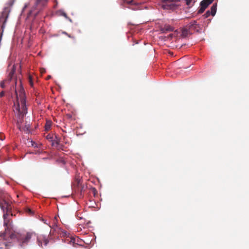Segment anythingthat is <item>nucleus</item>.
<instances>
[{"instance_id":"nucleus-1","label":"nucleus","mask_w":249,"mask_h":249,"mask_svg":"<svg viewBox=\"0 0 249 249\" xmlns=\"http://www.w3.org/2000/svg\"><path fill=\"white\" fill-rule=\"evenodd\" d=\"M17 101L14 103V111L19 117V120L18 121V126L19 129H21V126L19 124V122L21 123L24 116L27 112V108L26 106V101L25 97L24 90L22 87H21L18 92L15 90Z\"/></svg>"},{"instance_id":"nucleus-4","label":"nucleus","mask_w":249,"mask_h":249,"mask_svg":"<svg viewBox=\"0 0 249 249\" xmlns=\"http://www.w3.org/2000/svg\"><path fill=\"white\" fill-rule=\"evenodd\" d=\"M47 1L48 0H31L30 2L32 3L33 2L34 6L32 9L29 11L28 14V18H30L32 16L36 18L39 11L46 5Z\"/></svg>"},{"instance_id":"nucleus-26","label":"nucleus","mask_w":249,"mask_h":249,"mask_svg":"<svg viewBox=\"0 0 249 249\" xmlns=\"http://www.w3.org/2000/svg\"><path fill=\"white\" fill-rule=\"evenodd\" d=\"M80 183V179H77V185H79Z\"/></svg>"},{"instance_id":"nucleus-12","label":"nucleus","mask_w":249,"mask_h":249,"mask_svg":"<svg viewBox=\"0 0 249 249\" xmlns=\"http://www.w3.org/2000/svg\"><path fill=\"white\" fill-rule=\"evenodd\" d=\"M52 125V122L51 121H47L45 125V130L48 131L50 129Z\"/></svg>"},{"instance_id":"nucleus-28","label":"nucleus","mask_w":249,"mask_h":249,"mask_svg":"<svg viewBox=\"0 0 249 249\" xmlns=\"http://www.w3.org/2000/svg\"><path fill=\"white\" fill-rule=\"evenodd\" d=\"M126 0V2L128 3H130L132 2L133 0Z\"/></svg>"},{"instance_id":"nucleus-10","label":"nucleus","mask_w":249,"mask_h":249,"mask_svg":"<svg viewBox=\"0 0 249 249\" xmlns=\"http://www.w3.org/2000/svg\"><path fill=\"white\" fill-rule=\"evenodd\" d=\"M192 34L187 26L184 27L182 30L181 36L183 37H186L189 34Z\"/></svg>"},{"instance_id":"nucleus-25","label":"nucleus","mask_w":249,"mask_h":249,"mask_svg":"<svg viewBox=\"0 0 249 249\" xmlns=\"http://www.w3.org/2000/svg\"><path fill=\"white\" fill-rule=\"evenodd\" d=\"M13 73H14V72L13 71H11L9 74V76L10 77V78H12L13 75Z\"/></svg>"},{"instance_id":"nucleus-5","label":"nucleus","mask_w":249,"mask_h":249,"mask_svg":"<svg viewBox=\"0 0 249 249\" xmlns=\"http://www.w3.org/2000/svg\"><path fill=\"white\" fill-rule=\"evenodd\" d=\"M179 0H162V7L164 9L173 10L176 8L175 2Z\"/></svg>"},{"instance_id":"nucleus-29","label":"nucleus","mask_w":249,"mask_h":249,"mask_svg":"<svg viewBox=\"0 0 249 249\" xmlns=\"http://www.w3.org/2000/svg\"><path fill=\"white\" fill-rule=\"evenodd\" d=\"M32 145L34 147H37V144L35 142L34 143V144H32Z\"/></svg>"},{"instance_id":"nucleus-20","label":"nucleus","mask_w":249,"mask_h":249,"mask_svg":"<svg viewBox=\"0 0 249 249\" xmlns=\"http://www.w3.org/2000/svg\"><path fill=\"white\" fill-rule=\"evenodd\" d=\"M0 87L2 88H4V87H5V85H4V81H2L0 82Z\"/></svg>"},{"instance_id":"nucleus-15","label":"nucleus","mask_w":249,"mask_h":249,"mask_svg":"<svg viewBox=\"0 0 249 249\" xmlns=\"http://www.w3.org/2000/svg\"><path fill=\"white\" fill-rule=\"evenodd\" d=\"M28 79H29V82L30 86L33 87L34 83H33V81L32 78L31 76L29 75Z\"/></svg>"},{"instance_id":"nucleus-21","label":"nucleus","mask_w":249,"mask_h":249,"mask_svg":"<svg viewBox=\"0 0 249 249\" xmlns=\"http://www.w3.org/2000/svg\"><path fill=\"white\" fill-rule=\"evenodd\" d=\"M15 0H10V1H9V6H12Z\"/></svg>"},{"instance_id":"nucleus-18","label":"nucleus","mask_w":249,"mask_h":249,"mask_svg":"<svg viewBox=\"0 0 249 249\" xmlns=\"http://www.w3.org/2000/svg\"><path fill=\"white\" fill-rule=\"evenodd\" d=\"M186 3L188 6H189L191 3L192 2L193 0H185Z\"/></svg>"},{"instance_id":"nucleus-9","label":"nucleus","mask_w":249,"mask_h":249,"mask_svg":"<svg viewBox=\"0 0 249 249\" xmlns=\"http://www.w3.org/2000/svg\"><path fill=\"white\" fill-rule=\"evenodd\" d=\"M173 28L169 25H165L164 27H161L160 28V31L162 32V33H166V32H170V31H173Z\"/></svg>"},{"instance_id":"nucleus-24","label":"nucleus","mask_w":249,"mask_h":249,"mask_svg":"<svg viewBox=\"0 0 249 249\" xmlns=\"http://www.w3.org/2000/svg\"><path fill=\"white\" fill-rule=\"evenodd\" d=\"M64 34H65L66 35H67L68 36V37H70V38H74V37L73 36H71L70 35L68 34V33H64Z\"/></svg>"},{"instance_id":"nucleus-13","label":"nucleus","mask_w":249,"mask_h":249,"mask_svg":"<svg viewBox=\"0 0 249 249\" xmlns=\"http://www.w3.org/2000/svg\"><path fill=\"white\" fill-rule=\"evenodd\" d=\"M52 142V145H54L55 143L58 144L59 143V140L57 138L56 136H55V139H54V140L53 139V141Z\"/></svg>"},{"instance_id":"nucleus-17","label":"nucleus","mask_w":249,"mask_h":249,"mask_svg":"<svg viewBox=\"0 0 249 249\" xmlns=\"http://www.w3.org/2000/svg\"><path fill=\"white\" fill-rule=\"evenodd\" d=\"M46 138L47 140H50L51 141H53V136L51 135V134H48L46 136Z\"/></svg>"},{"instance_id":"nucleus-32","label":"nucleus","mask_w":249,"mask_h":249,"mask_svg":"<svg viewBox=\"0 0 249 249\" xmlns=\"http://www.w3.org/2000/svg\"><path fill=\"white\" fill-rule=\"evenodd\" d=\"M27 7V5H25V6H24V8H25Z\"/></svg>"},{"instance_id":"nucleus-23","label":"nucleus","mask_w":249,"mask_h":249,"mask_svg":"<svg viewBox=\"0 0 249 249\" xmlns=\"http://www.w3.org/2000/svg\"><path fill=\"white\" fill-rule=\"evenodd\" d=\"M4 95V92L3 91H2L0 92V98L3 97Z\"/></svg>"},{"instance_id":"nucleus-11","label":"nucleus","mask_w":249,"mask_h":249,"mask_svg":"<svg viewBox=\"0 0 249 249\" xmlns=\"http://www.w3.org/2000/svg\"><path fill=\"white\" fill-rule=\"evenodd\" d=\"M216 9H217V3H215L213 5V6L211 8V15L213 16H214L216 12Z\"/></svg>"},{"instance_id":"nucleus-3","label":"nucleus","mask_w":249,"mask_h":249,"mask_svg":"<svg viewBox=\"0 0 249 249\" xmlns=\"http://www.w3.org/2000/svg\"><path fill=\"white\" fill-rule=\"evenodd\" d=\"M9 236L11 239L17 240L18 245L20 248H25L33 239H35L36 234L34 232L31 231L23 233L14 232L10 233Z\"/></svg>"},{"instance_id":"nucleus-19","label":"nucleus","mask_w":249,"mask_h":249,"mask_svg":"<svg viewBox=\"0 0 249 249\" xmlns=\"http://www.w3.org/2000/svg\"><path fill=\"white\" fill-rule=\"evenodd\" d=\"M4 138H5V137L3 135V134L2 133H0V140L2 141L4 139Z\"/></svg>"},{"instance_id":"nucleus-22","label":"nucleus","mask_w":249,"mask_h":249,"mask_svg":"<svg viewBox=\"0 0 249 249\" xmlns=\"http://www.w3.org/2000/svg\"><path fill=\"white\" fill-rule=\"evenodd\" d=\"M6 233L0 232V237H4L5 236Z\"/></svg>"},{"instance_id":"nucleus-31","label":"nucleus","mask_w":249,"mask_h":249,"mask_svg":"<svg viewBox=\"0 0 249 249\" xmlns=\"http://www.w3.org/2000/svg\"><path fill=\"white\" fill-rule=\"evenodd\" d=\"M50 78H51V76H50V75H49V76H48L47 79H50Z\"/></svg>"},{"instance_id":"nucleus-7","label":"nucleus","mask_w":249,"mask_h":249,"mask_svg":"<svg viewBox=\"0 0 249 249\" xmlns=\"http://www.w3.org/2000/svg\"><path fill=\"white\" fill-rule=\"evenodd\" d=\"M37 242L39 246L42 247L43 243L44 246H47L49 243V240L45 236L40 235L37 237Z\"/></svg>"},{"instance_id":"nucleus-16","label":"nucleus","mask_w":249,"mask_h":249,"mask_svg":"<svg viewBox=\"0 0 249 249\" xmlns=\"http://www.w3.org/2000/svg\"><path fill=\"white\" fill-rule=\"evenodd\" d=\"M210 15H211L210 11L208 10L206 12L205 14H204L203 16L205 17V18H207L210 16Z\"/></svg>"},{"instance_id":"nucleus-8","label":"nucleus","mask_w":249,"mask_h":249,"mask_svg":"<svg viewBox=\"0 0 249 249\" xmlns=\"http://www.w3.org/2000/svg\"><path fill=\"white\" fill-rule=\"evenodd\" d=\"M214 0H203L200 2V6L207 8L208 6L211 4Z\"/></svg>"},{"instance_id":"nucleus-30","label":"nucleus","mask_w":249,"mask_h":249,"mask_svg":"<svg viewBox=\"0 0 249 249\" xmlns=\"http://www.w3.org/2000/svg\"><path fill=\"white\" fill-rule=\"evenodd\" d=\"M172 36H173V34H170V35H169V36L170 37H172Z\"/></svg>"},{"instance_id":"nucleus-2","label":"nucleus","mask_w":249,"mask_h":249,"mask_svg":"<svg viewBox=\"0 0 249 249\" xmlns=\"http://www.w3.org/2000/svg\"><path fill=\"white\" fill-rule=\"evenodd\" d=\"M0 207L3 211H6V213L3 214L4 226L5 227V231L7 232L11 228V220L8 217L9 213L11 210V206L8 201V196L5 194L0 195Z\"/></svg>"},{"instance_id":"nucleus-6","label":"nucleus","mask_w":249,"mask_h":249,"mask_svg":"<svg viewBox=\"0 0 249 249\" xmlns=\"http://www.w3.org/2000/svg\"><path fill=\"white\" fill-rule=\"evenodd\" d=\"M186 26L192 34L193 32H199L200 26L197 24V21L196 20H194L190 22Z\"/></svg>"},{"instance_id":"nucleus-27","label":"nucleus","mask_w":249,"mask_h":249,"mask_svg":"<svg viewBox=\"0 0 249 249\" xmlns=\"http://www.w3.org/2000/svg\"><path fill=\"white\" fill-rule=\"evenodd\" d=\"M1 246H4L5 247H6V245L5 244H2V245H0V249H3V247H1Z\"/></svg>"},{"instance_id":"nucleus-14","label":"nucleus","mask_w":249,"mask_h":249,"mask_svg":"<svg viewBox=\"0 0 249 249\" xmlns=\"http://www.w3.org/2000/svg\"><path fill=\"white\" fill-rule=\"evenodd\" d=\"M206 8H204L203 7L200 6V9L198 10L197 12L198 14H201L204 12Z\"/></svg>"}]
</instances>
